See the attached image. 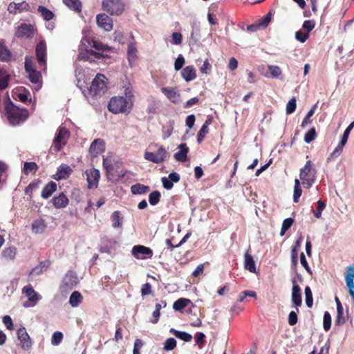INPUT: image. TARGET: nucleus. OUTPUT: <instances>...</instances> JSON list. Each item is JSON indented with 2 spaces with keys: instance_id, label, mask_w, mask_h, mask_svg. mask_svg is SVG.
Wrapping results in <instances>:
<instances>
[{
  "instance_id": "obj_1",
  "label": "nucleus",
  "mask_w": 354,
  "mask_h": 354,
  "mask_svg": "<svg viewBox=\"0 0 354 354\" xmlns=\"http://www.w3.org/2000/svg\"><path fill=\"white\" fill-rule=\"evenodd\" d=\"M133 97L132 89L127 87L124 90V97H112L108 104V109L113 114L129 113L133 106Z\"/></svg>"
},
{
  "instance_id": "obj_2",
  "label": "nucleus",
  "mask_w": 354,
  "mask_h": 354,
  "mask_svg": "<svg viewBox=\"0 0 354 354\" xmlns=\"http://www.w3.org/2000/svg\"><path fill=\"white\" fill-rule=\"evenodd\" d=\"M5 110L9 123L13 126L19 125L24 122L29 116L28 109H20L12 102L6 105Z\"/></svg>"
},
{
  "instance_id": "obj_3",
  "label": "nucleus",
  "mask_w": 354,
  "mask_h": 354,
  "mask_svg": "<svg viewBox=\"0 0 354 354\" xmlns=\"http://www.w3.org/2000/svg\"><path fill=\"white\" fill-rule=\"evenodd\" d=\"M317 169L311 160H308L300 169L299 178L304 188L310 189L316 180Z\"/></svg>"
},
{
  "instance_id": "obj_4",
  "label": "nucleus",
  "mask_w": 354,
  "mask_h": 354,
  "mask_svg": "<svg viewBox=\"0 0 354 354\" xmlns=\"http://www.w3.org/2000/svg\"><path fill=\"white\" fill-rule=\"evenodd\" d=\"M24 66L27 73V77L31 83L36 84L35 89L38 91L42 86V76L41 73L36 70L32 57H26Z\"/></svg>"
},
{
  "instance_id": "obj_5",
  "label": "nucleus",
  "mask_w": 354,
  "mask_h": 354,
  "mask_svg": "<svg viewBox=\"0 0 354 354\" xmlns=\"http://www.w3.org/2000/svg\"><path fill=\"white\" fill-rule=\"evenodd\" d=\"M107 91V78L98 73L91 82L88 93L93 97L102 96Z\"/></svg>"
},
{
  "instance_id": "obj_6",
  "label": "nucleus",
  "mask_w": 354,
  "mask_h": 354,
  "mask_svg": "<svg viewBox=\"0 0 354 354\" xmlns=\"http://www.w3.org/2000/svg\"><path fill=\"white\" fill-rule=\"evenodd\" d=\"M102 9L111 15L119 16L124 10L122 0H102Z\"/></svg>"
},
{
  "instance_id": "obj_7",
  "label": "nucleus",
  "mask_w": 354,
  "mask_h": 354,
  "mask_svg": "<svg viewBox=\"0 0 354 354\" xmlns=\"http://www.w3.org/2000/svg\"><path fill=\"white\" fill-rule=\"evenodd\" d=\"M69 136V131L66 127H59L53 140L54 151H59L66 145Z\"/></svg>"
},
{
  "instance_id": "obj_8",
  "label": "nucleus",
  "mask_w": 354,
  "mask_h": 354,
  "mask_svg": "<svg viewBox=\"0 0 354 354\" xmlns=\"http://www.w3.org/2000/svg\"><path fill=\"white\" fill-rule=\"evenodd\" d=\"M35 53L38 64L45 72L47 69V46L44 41H40L37 44Z\"/></svg>"
},
{
  "instance_id": "obj_9",
  "label": "nucleus",
  "mask_w": 354,
  "mask_h": 354,
  "mask_svg": "<svg viewBox=\"0 0 354 354\" xmlns=\"http://www.w3.org/2000/svg\"><path fill=\"white\" fill-rule=\"evenodd\" d=\"M168 157L169 153L162 146H160L156 153L146 151L144 154L145 160L157 164L164 162Z\"/></svg>"
},
{
  "instance_id": "obj_10",
  "label": "nucleus",
  "mask_w": 354,
  "mask_h": 354,
  "mask_svg": "<svg viewBox=\"0 0 354 354\" xmlns=\"http://www.w3.org/2000/svg\"><path fill=\"white\" fill-rule=\"evenodd\" d=\"M37 31V28L30 24L22 23L17 28L15 36L17 38H32Z\"/></svg>"
},
{
  "instance_id": "obj_11",
  "label": "nucleus",
  "mask_w": 354,
  "mask_h": 354,
  "mask_svg": "<svg viewBox=\"0 0 354 354\" xmlns=\"http://www.w3.org/2000/svg\"><path fill=\"white\" fill-rule=\"evenodd\" d=\"M22 293L28 297V301L24 304L25 307L34 306L41 299V296L35 291L31 285L24 286Z\"/></svg>"
},
{
  "instance_id": "obj_12",
  "label": "nucleus",
  "mask_w": 354,
  "mask_h": 354,
  "mask_svg": "<svg viewBox=\"0 0 354 354\" xmlns=\"http://www.w3.org/2000/svg\"><path fill=\"white\" fill-rule=\"evenodd\" d=\"M132 254L137 259H145L152 257L153 250L150 248L138 245L133 247Z\"/></svg>"
},
{
  "instance_id": "obj_13",
  "label": "nucleus",
  "mask_w": 354,
  "mask_h": 354,
  "mask_svg": "<svg viewBox=\"0 0 354 354\" xmlns=\"http://www.w3.org/2000/svg\"><path fill=\"white\" fill-rule=\"evenodd\" d=\"M89 153L92 158H96L105 151V142L100 138L95 139L89 147Z\"/></svg>"
},
{
  "instance_id": "obj_14",
  "label": "nucleus",
  "mask_w": 354,
  "mask_h": 354,
  "mask_svg": "<svg viewBox=\"0 0 354 354\" xmlns=\"http://www.w3.org/2000/svg\"><path fill=\"white\" fill-rule=\"evenodd\" d=\"M86 180L88 182V188H96L98 185L100 178V171L97 169H92L86 171Z\"/></svg>"
},
{
  "instance_id": "obj_15",
  "label": "nucleus",
  "mask_w": 354,
  "mask_h": 354,
  "mask_svg": "<svg viewBox=\"0 0 354 354\" xmlns=\"http://www.w3.org/2000/svg\"><path fill=\"white\" fill-rule=\"evenodd\" d=\"M96 22L97 26L105 31H111L113 28V21L105 13L98 14L96 17Z\"/></svg>"
},
{
  "instance_id": "obj_16",
  "label": "nucleus",
  "mask_w": 354,
  "mask_h": 354,
  "mask_svg": "<svg viewBox=\"0 0 354 354\" xmlns=\"http://www.w3.org/2000/svg\"><path fill=\"white\" fill-rule=\"evenodd\" d=\"M17 337L20 341L21 348L24 350H28L32 346L31 339L28 334L26 329L21 327L17 330Z\"/></svg>"
},
{
  "instance_id": "obj_17",
  "label": "nucleus",
  "mask_w": 354,
  "mask_h": 354,
  "mask_svg": "<svg viewBox=\"0 0 354 354\" xmlns=\"http://www.w3.org/2000/svg\"><path fill=\"white\" fill-rule=\"evenodd\" d=\"M353 127H354V121L352 122L348 126V127L346 129V130L344 131L341 141L339 142V143L338 144L337 147L335 149V150L333 151V152L330 155L332 157L333 156H339L342 152L343 147H344V146L346 145V143L347 142L349 133H350V131H351V129Z\"/></svg>"
},
{
  "instance_id": "obj_18",
  "label": "nucleus",
  "mask_w": 354,
  "mask_h": 354,
  "mask_svg": "<svg viewBox=\"0 0 354 354\" xmlns=\"http://www.w3.org/2000/svg\"><path fill=\"white\" fill-rule=\"evenodd\" d=\"M292 301L295 307L301 306L302 304L301 299V290L299 286L297 283L295 279H292ZM298 310V308H297Z\"/></svg>"
},
{
  "instance_id": "obj_19",
  "label": "nucleus",
  "mask_w": 354,
  "mask_h": 354,
  "mask_svg": "<svg viewBox=\"0 0 354 354\" xmlns=\"http://www.w3.org/2000/svg\"><path fill=\"white\" fill-rule=\"evenodd\" d=\"M78 283V279L77 275L71 271L68 272L64 276L62 282V287L67 288H73Z\"/></svg>"
},
{
  "instance_id": "obj_20",
  "label": "nucleus",
  "mask_w": 354,
  "mask_h": 354,
  "mask_svg": "<svg viewBox=\"0 0 354 354\" xmlns=\"http://www.w3.org/2000/svg\"><path fill=\"white\" fill-rule=\"evenodd\" d=\"M162 93L174 104L180 102V93L172 87H162Z\"/></svg>"
},
{
  "instance_id": "obj_21",
  "label": "nucleus",
  "mask_w": 354,
  "mask_h": 354,
  "mask_svg": "<svg viewBox=\"0 0 354 354\" xmlns=\"http://www.w3.org/2000/svg\"><path fill=\"white\" fill-rule=\"evenodd\" d=\"M73 170L70 166L66 164H62L58 168L54 176L57 180L66 179L71 174Z\"/></svg>"
},
{
  "instance_id": "obj_22",
  "label": "nucleus",
  "mask_w": 354,
  "mask_h": 354,
  "mask_svg": "<svg viewBox=\"0 0 354 354\" xmlns=\"http://www.w3.org/2000/svg\"><path fill=\"white\" fill-rule=\"evenodd\" d=\"M213 118L212 116H208L199 130L197 135L198 143H201L205 139L206 135L209 133V126L212 123Z\"/></svg>"
},
{
  "instance_id": "obj_23",
  "label": "nucleus",
  "mask_w": 354,
  "mask_h": 354,
  "mask_svg": "<svg viewBox=\"0 0 354 354\" xmlns=\"http://www.w3.org/2000/svg\"><path fill=\"white\" fill-rule=\"evenodd\" d=\"M51 202L56 209H62L68 205L69 200L64 193H60L58 196H54Z\"/></svg>"
},
{
  "instance_id": "obj_24",
  "label": "nucleus",
  "mask_w": 354,
  "mask_h": 354,
  "mask_svg": "<svg viewBox=\"0 0 354 354\" xmlns=\"http://www.w3.org/2000/svg\"><path fill=\"white\" fill-rule=\"evenodd\" d=\"M183 78L187 82H191L196 78V71L194 66H187L181 71Z\"/></svg>"
},
{
  "instance_id": "obj_25",
  "label": "nucleus",
  "mask_w": 354,
  "mask_h": 354,
  "mask_svg": "<svg viewBox=\"0 0 354 354\" xmlns=\"http://www.w3.org/2000/svg\"><path fill=\"white\" fill-rule=\"evenodd\" d=\"M117 242L111 239H104L102 242L99 250L101 253L111 254L115 250V246Z\"/></svg>"
},
{
  "instance_id": "obj_26",
  "label": "nucleus",
  "mask_w": 354,
  "mask_h": 354,
  "mask_svg": "<svg viewBox=\"0 0 354 354\" xmlns=\"http://www.w3.org/2000/svg\"><path fill=\"white\" fill-rule=\"evenodd\" d=\"M244 267L250 272L256 273L257 272L255 262L252 254L250 252V250H248L244 254Z\"/></svg>"
},
{
  "instance_id": "obj_27",
  "label": "nucleus",
  "mask_w": 354,
  "mask_h": 354,
  "mask_svg": "<svg viewBox=\"0 0 354 354\" xmlns=\"http://www.w3.org/2000/svg\"><path fill=\"white\" fill-rule=\"evenodd\" d=\"M302 242L301 234H299V238L295 241L294 245L292 247L291 250V263L293 267L297 266V252L301 246Z\"/></svg>"
},
{
  "instance_id": "obj_28",
  "label": "nucleus",
  "mask_w": 354,
  "mask_h": 354,
  "mask_svg": "<svg viewBox=\"0 0 354 354\" xmlns=\"http://www.w3.org/2000/svg\"><path fill=\"white\" fill-rule=\"evenodd\" d=\"M56 190L57 184L53 181H50L44 187L41 196L44 199H47L50 198Z\"/></svg>"
},
{
  "instance_id": "obj_29",
  "label": "nucleus",
  "mask_w": 354,
  "mask_h": 354,
  "mask_svg": "<svg viewBox=\"0 0 354 354\" xmlns=\"http://www.w3.org/2000/svg\"><path fill=\"white\" fill-rule=\"evenodd\" d=\"M12 56L10 50L6 46L4 40H0V61L8 62Z\"/></svg>"
},
{
  "instance_id": "obj_30",
  "label": "nucleus",
  "mask_w": 354,
  "mask_h": 354,
  "mask_svg": "<svg viewBox=\"0 0 354 354\" xmlns=\"http://www.w3.org/2000/svg\"><path fill=\"white\" fill-rule=\"evenodd\" d=\"M47 225L43 218L36 219L32 223V231L35 234H41L46 230Z\"/></svg>"
},
{
  "instance_id": "obj_31",
  "label": "nucleus",
  "mask_w": 354,
  "mask_h": 354,
  "mask_svg": "<svg viewBox=\"0 0 354 354\" xmlns=\"http://www.w3.org/2000/svg\"><path fill=\"white\" fill-rule=\"evenodd\" d=\"M178 148L180 149V151L174 154V158L178 161L183 162H185L187 160L189 148L185 143L180 144L178 146Z\"/></svg>"
},
{
  "instance_id": "obj_32",
  "label": "nucleus",
  "mask_w": 354,
  "mask_h": 354,
  "mask_svg": "<svg viewBox=\"0 0 354 354\" xmlns=\"http://www.w3.org/2000/svg\"><path fill=\"white\" fill-rule=\"evenodd\" d=\"M10 80V75L7 73L6 70L0 67V90L6 89L8 86V82Z\"/></svg>"
},
{
  "instance_id": "obj_33",
  "label": "nucleus",
  "mask_w": 354,
  "mask_h": 354,
  "mask_svg": "<svg viewBox=\"0 0 354 354\" xmlns=\"http://www.w3.org/2000/svg\"><path fill=\"white\" fill-rule=\"evenodd\" d=\"M17 254V248L14 246L6 248L1 252L3 258L8 261H13Z\"/></svg>"
},
{
  "instance_id": "obj_34",
  "label": "nucleus",
  "mask_w": 354,
  "mask_h": 354,
  "mask_svg": "<svg viewBox=\"0 0 354 354\" xmlns=\"http://www.w3.org/2000/svg\"><path fill=\"white\" fill-rule=\"evenodd\" d=\"M64 3L71 10L80 12L82 11V2L80 0H63Z\"/></svg>"
},
{
  "instance_id": "obj_35",
  "label": "nucleus",
  "mask_w": 354,
  "mask_h": 354,
  "mask_svg": "<svg viewBox=\"0 0 354 354\" xmlns=\"http://www.w3.org/2000/svg\"><path fill=\"white\" fill-rule=\"evenodd\" d=\"M41 183V180L39 179L31 182L26 187L24 190L25 194L29 196L30 198L31 199L32 198L33 192L39 189Z\"/></svg>"
},
{
  "instance_id": "obj_36",
  "label": "nucleus",
  "mask_w": 354,
  "mask_h": 354,
  "mask_svg": "<svg viewBox=\"0 0 354 354\" xmlns=\"http://www.w3.org/2000/svg\"><path fill=\"white\" fill-rule=\"evenodd\" d=\"M83 300V297L78 291H74L70 296L69 304L72 307L78 306Z\"/></svg>"
},
{
  "instance_id": "obj_37",
  "label": "nucleus",
  "mask_w": 354,
  "mask_h": 354,
  "mask_svg": "<svg viewBox=\"0 0 354 354\" xmlns=\"http://www.w3.org/2000/svg\"><path fill=\"white\" fill-rule=\"evenodd\" d=\"M150 188L149 186L137 183L131 187V191L133 194H144L149 192Z\"/></svg>"
},
{
  "instance_id": "obj_38",
  "label": "nucleus",
  "mask_w": 354,
  "mask_h": 354,
  "mask_svg": "<svg viewBox=\"0 0 354 354\" xmlns=\"http://www.w3.org/2000/svg\"><path fill=\"white\" fill-rule=\"evenodd\" d=\"M169 332L177 338L180 339L186 342H189L192 339V336L185 331H179L174 328H171Z\"/></svg>"
},
{
  "instance_id": "obj_39",
  "label": "nucleus",
  "mask_w": 354,
  "mask_h": 354,
  "mask_svg": "<svg viewBox=\"0 0 354 354\" xmlns=\"http://www.w3.org/2000/svg\"><path fill=\"white\" fill-rule=\"evenodd\" d=\"M38 170V166L35 162H26L24 165L23 172L25 175L35 174Z\"/></svg>"
},
{
  "instance_id": "obj_40",
  "label": "nucleus",
  "mask_w": 354,
  "mask_h": 354,
  "mask_svg": "<svg viewBox=\"0 0 354 354\" xmlns=\"http://www.w3.org/2000/svg\"><path fill=\"white\" fill-rule=\"evenodd\" d=\"M37 11L46 21H50L53 19L55 16L51 10L43 6H39L38 7Z\"/></svg>"
},
{
  "instance_id": "obj_41",
  "label": "nucleus",
  "mask_w": 354,
  "mask_h": 354,
  "mask_svg": "<svg viewBox=\"0 0 354 354\" xmlns=\"http://www.w3.org/2000/svg\"><path fill=\"white\" fill-rule=\"evenodd\" d=\"M190 303H192V301L189 299L180 298L174 303L173 308L176 310H181L187 307Z\"/></svg>"
},
{
  "instance_id": "obj_42",
  "label": "nucleus",
  "mask_w": 354,
  "mask_h": 354,
  "mask_svg": "<svg viewBox=\"0 0 354 354\" xmlns=\"http://www.w3.org/2000/svg\"><path fill=\"white\" fill-rule=\"evenodd\" d=\"M12 6H14V10H19L20 11L28 10L29 8V5L26 1H22L20 3H16L15 2H12L9 4L8 9L10 13L13 12V10H12Z\"/></svg>"
},
{
  "instance_id": "obj_43",
  "label": "nucleus",
  "mask_w": 354,
  "mask_h": 354,
  "mask_svg": "<svg viewBox=\"0 0 354 354\" xmlns=\"http://www.w3.org/2000/svg\"><path fill=\"white\" fill-rule=\"evenodd\" d=\"M127 57L129 62H134L137 58V48L133 43L128 44Z\"/></svg>"
},
{
  "instance_id": "obj_44",
  "label": "nucleus",
  "mask_w": 354,
  "mask_h": 354,
  "mask_svg": "<svg viewBox=\"0 0 354 354\" xmlns=\"http://www.w3.org/2000/svg\"><path fill=\"white\" fill-rule=\"evenodd\" d=\"M317 207L316 209L313 210V215L317 218H319L322 216L323 210L325 209L326 204L325 201L322 200H319L317 202Z\"/></svg>"
},
{
  "instance_id": "obj_45",
  "label": "nucleus",
  "mask_w": 354,
  "mask_h": 354,
  "mask_svg": "<svg viewBox=\"0 0 354 354\" xmlns=\"http://www.w3.org/2000/svg\"><path fill=\"white\" fill-rule=\"evenodd\" d=\"M103 167L106 170V175L109 178L110 176H112V171H113V166L111 158L107 157L103 158Z\"/></svg>"
},
{
  "instance_id": "obj_46",
  "label": "nucleus",
  "mask_w": 354,
  "mask_h": 354,
  "mask_svg": "<svg viewBox=\"0 0 354 354\" xmlns=\"http://www.w3.org/2000/svg\"><path fill=\"white\" fill-rule=\"evenodd\" d=\"M161 194L158 191H153L149 196V201L151 205H157L160 200Z\"/></svg>"
},
{
  "instance_id": "obj_47",
  "label": "nucleus",
  "mask_w": 354,
  "mask_h": 354,
  "mask_svg": "<svg viewBox=\"0 0 354 354\" xmlns=\"http://www.w3.org/2000/svg\"><path fill=\"white\" fill-rule=\"evenodd\" d=\"M305 297H306V304L308 308H311L313 304V293L310 288L307 286L304 290Z\"/></svg>"
},
{
  "instance_id": "obj_48",
  "label": "nucleus",
  "mask_w": 354,
  "mask_h": 354,
  "mask_svg": "<svg viewBox=\"0 0 354 354\" xmlns=\"http://www.w3.org/2000/svg\"><path fill=\"white\" fill-rule=\"evenodd\" d=\"M317 137V132L315 127H312L304 135V141L306 143H310L313 141Z\"/></svg>"
},
{
  "instance_id": "obj_49",
  "label": "nucleus",
  "mask_w": 354,
  "mask_h": 354,
  "mask_svg": "<svg viewBox=\"0 0 354 354\" xmlns=\"http://www.w3.org/2000/svg\"><path fill=\"white\" fill-rule=\"evenodd\" d=\"M294 220L292 218H288L283 220L280 231V235L283 236L286 232L292 226Z\"/></svg>"
},
{
  "instance_id": "obj_50",
  "label": "nucleus",
  "mask_w": 354,
  "mask_h": 354,
  "mask_svg": "<svg viewBox=\"0 0 354 354\" xmlns=\"http://www.w3.org/2000/svg\"><path fill=\"white\" fill-rule=\"evenodd\" d=\"M64 335L60 331L55 332L51 338V344L53 346H58L63 340Z\"/></svg>"
},
{
  "instance_id": "obj_51",
  "label": "nucleus",
  "mask_w": 354,
  "mask_h": 354,
  "mask_svg": "<svg viewBox=\"0 0 354 354\" xmlns=\"http://www.w3.org/2000/svg\"><path fill=\"white\" fill-rule=\"evenodd\" d=\"M120 213L119 211H115L111 214L112 226L115 228L120 227L122 225L120 222Z\"/></svg>"
},
{
  "instance_id": "obj_52",
  "label": "nucleus",
  "mask_w": 354,
  "mask_h": 354,
  "mask_svg": "<svg viewBox=\"0 0 354 354\" xmlns=\"http://www.w3.org/2000/svg\"><path fill=\"white\" fill-rule=\"evenodd\" d=\"M176 347V340L173 338L170 337L166 339V341L164 343L163 349L165 351H172Z\"/></svg>"
},
{
  "instance_id": "obj_53",
  "label": "nucleus",
  "mask_w": 354,
  "mask_h": 354,
  "mask_svg": "<svg viewBox=\"0 0 354 354\" xmlns=\"http://www.w3.org/2000/svg\"><path fill=\"white\" fill-rule=\"evenodd\" d=\"M246 297L257 298V293L252 290H244L239 294L238 301L243 302Z\"/></svg>"
},
{
  "instance_id": "obj_54",
  "label": "nucleus",
  "mask_w": 354,
  "mask_h": 354,
  "mask_svg": "<svg viewBox=\"0 0 354 354\" xmlns=\"http://www.w3.org/2000/svg\"><path fill=\"white\" fill-rule=\"evenodd\" d=\"M323 327L326 331L329 330L331 327V316L328 311H326L324 315Z\"/></svg>"
},
{
  "instance_id": "obj_55",
  "label": "nucleus",
  "mask_w": 354,
  "mask_h": 354,
  "mask_svg": "<svg viewBox=\"0 0 354 354\" xmlns=\"http://www.w3.org/2000/svg\"><path fill=\"white\" fill-rule=\"evenodd\" d=\"M296 102H297V100H296L295 97H292L288 102V103L286 104V110L287 114H291L295 111L296 107H297Z\"/></svg>"
},
{
  "instance_id": "obj_56",
  "label": "nucleus",
  "mask_w": 354,
  "mask_h": 354,
  "mask_svg": "<svg viewBox=\"0 0 354 354\" xmlns=\"http://www.w3.org/2000/svg\"><path fill=\"white\" fill-rule=\"evenodd\" d=\"M316 105H315L306 114L305 118H304L301 127H305L308 124L311 123L312 120H310V117H312L315 113Z\"/></svg>"
},
{
  "instance_id": "obj_57",
  "label": "nucleus",
  "mask_w": 354,
  "mask_h": 354,
  "mask_svg": "<svg viewBox=\"0 0 354 354\" xmlns=\"http://www.w3.org/2000/svg\"><path fill=\"white\" fill-rule=\"evenodd\" d=\"M272 18V12L270 11L263 18L260 19L258 23L262 28H266L270 24Z\"/></svg>"
},
{
  "instance_id": "obj_58",
  "label": "nucleus",
  "mask_w": 354,
  "mask_h": 354,
  "mask_svg": "<svg viewBox=\"0 0 354 354\" xmlns=\"http://www.w3.org/2000/svg\"><path fill=\"white\" fill-rule=\"evenodd\" d=\"M346 322V319L344 316V310L337 311V317L335 320L336 326H342Z\"/></svg>"
},
{
  "instance_id": "obj_59",
  "label": "nucleus",
  "mask_w": 354,
  "mask_h": 354,
  "mask_svg": "<svg viewBox=\"0 0 354 354\" xmlns=\"http://www.w3.org/2000/svg\"><path fill=\"white\" fill-rule=\"evenodd\" d=\"M268 71L273 77H278L281 74V70L278 66L270 65Z\"/></svg>"
},
{
  "instance_id": "obj_60",
  "label": "nucleus",
  "mask_w": 354,
  "mask_h": 354,
  "mask_svg": "<svg viewBox=\"0 0 354 354\" xmlns=\"http://www.w3.org/2000/svg\"><path fill=\"white\" fill-rule=\"evenodd\" d=\"M315 22L313 20H306L303 25L302 28L306 30V32L309 34V32L315 28Z\"/></svg>"
},
{
  "instance_id": "obj_61",
  "label": "nucleus",
  "mask_w": 354,
  "mask_h": 354,
  "mask_svg": "<svg viewBox=\"0 0 354 354\" xmlns=\"http://www.w3.org/2000/svg\"><path fill=\"white\" fill-rule=\"evenodd\" d=\"M212 69V65L210 64L209 60L206 59L202 66L200 68L201 73L203 74H209Z\"/></svg>"
},
{
  "instance_id": "obj_62",
  "label": "nucleus",
  "mask_w": 354,
  "mask_h": 354,
  "mask_svg": "<svg viewBox=\"0 0 354 354\" xmlns=\"http://www.w3.org/2000/svg\"><path fill=\"white\" fill-rule=\"evenodd\" d=\"M185 64V58L182 55H179L174 63V69L176 71L180 70Z\"/></svg>"
},
{
  "instance_id": "obj_63",
  "label": "nucleus",
  "mask_w": 354,
  "mask_h": 354,
  "mask_svg": "<svg viewBox=\"0 0 354 354\" xmlns=\"http://www.w3.org/2000/svg\"><path fill=\"white\" fill-rule=\"evenodd\" d=\"M152 293L151 285L149 283H146L142 286L141 295L145 296Z\"/></svg>"
},
{
  "instance_id": "obj_64",
  "label": "nucleus",
  "mask_w": 354,
  "mask_h": 354,
  "mask_svg": "<svg viewBox=\"0 0 354 354\" xmlns=\"http://www.w3.org/2000/svg\"><path fill=\"white\" fill-rule=\"evenodd\" d=\"M143 342L140 339H136L134 342L133 354H140V349L142 347Z\"/></svg>"
}]
</instances>
